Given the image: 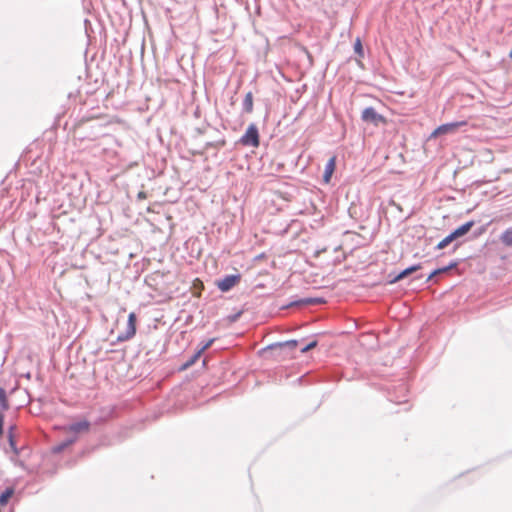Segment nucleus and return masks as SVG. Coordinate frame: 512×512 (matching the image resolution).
I'll use <instances>...</instances> for the list:
<instances>
[{
    "label": "nucleus",
    "instance_id": "1",
    "mask_svg": "<svg viewBox=\"0 0 512 512\" xmlns=\"http://www.w3.org/2000/svg\"><path fill=\"white\" fill-rule=\"evenodd\" d=\"M62 430L65 433H72V434H74V436L72 438H70L69 440H67L66 442H63L59 446L55 447L54 450L57 452H60L63 449H65L66 447L73 444L77 440L78 434L87 433L90 430V423L87 420H82V421L70 424L68 426H65L62 428Z\"/></svg>",
    "mask_w": 512,
    "mask_h": 512
},
{
    "label": "nucleus",
    "instance_id": "2",
    "mask_svg": "<svg viewBox=\"0 0 512 512\" xmlns=\"http://www.w3.org/2000/svg\"><path fill=\"white\" fill-rule=\"evenodd\" d=\"M258 128L255 124H250L241 137L240 142L244 146L258 147L260 144Z\"/></svg>",
    "mask_w": 512,
    "mask_h": 512
},
{
    "label": "nucleus",
    "instance_id": "3",
    "mask_svg": "<svg viewBox=\"0 0 512 512\" xmlns=\"http://www.w3.org/2000/svg\"><path fill=\"white\" fill-rule=\"evenodd\" d=\"M466 125H467L466 121H458V122L442 124V125L438 126L430 134V139L437 138L440 135L455 133L458 130V128H460L462 126H466Z\"/></svg>",
    "mask_w": 512,
    "mask_h": 512
},
{
    "label": "nucleus",
    "instance_id": "4",
    "mask_svg": "<svg viewBox=\"0 0 512 512\" xmlns=\"http://www.w3.org/2000/svg\"><path fill=\"white\" fill-rule=\"evenodd\" d=\"M361 118L364 122L379 125L380 123L385 124L386 119L384 116L378 114L372 107L365 108L362 112Z\"/></svg>",
    "mask_w": 512,
    "mask_h": 512
},
{
    "label": "nucleus",
    "instance_id": "5",
    "mask_svg": "<svg viewBox=\"0 0 512 512\" xmlns=\"http://www.w3.org/2000/svg\"><path fill=\"white\" fill-rule=\"evenodd\" d=\"M136 321L137 317L134 312H131L128 316V322L126 326L125 332L118 335L117 339L119 341H126L131 339L136 333Z\"/></svg>",
    "mask_w": 512,
    "mask_h": 512
},
{
    "label": "nucleus",
    "instance_id": "6",
    "mask_svg": "<svg viewBox=\"0 0 512 512\" xmlns=\"http://www.w3.org/2000/svg\"><path fill=\"white\" fill-rule=\"evenodd\" d=\"M241 280V275H228L217 281L216 285L222 292H227L236 286Z\"/></svg>",
    "mask_w": 512,
    "mask_h": 512
},
{
    "label": "nucleus",
    "instance_id": "7",
    "mask_svg": "<svg viewBox=\"0 0 512 512\" xmlns=\"http://www.w3.org/2000/svg\"><path fill=\"white\" fill-rule=\"evenodd\" d=\"M335 168H336V156H332L326 166H325V171H324V175H323V179H324V182L325 183H329L334 171H335Z\"/></svg>",
    "mask_w": 512,
    "mask_h": 512
},
{
    "label": "nucleus",
    "instance_id": "8",
    "mask_svg": "<svg viewBox=\"0 0 512 512\" xmlns=\"http://www.w3.org/2000/svg\"><path fill=\"white\" fill-rule=\"evenodd\" d=\"M419 269H421L420 264L408 267L407 269H405L401 273H399L393 280H391V283L398 282V281L404 279L405 277H407L408 275L412 274L413 272L418 271Z\"/></svg>",
    "mask_w": 512,
    "mask_h": 512
},
{
    "label": "nucleus",
    "instance_id": "9",
    "mask_svg": "<svg viewBox=\"0 0 512 512\" xmlns=\"http://www.w3.org/2000/svg\"><path fill=\"white\" fill-rule=\"evenodd\" d=\"M473 224L474 223L472 221L467 222V223L461 225L460 227H458L451 234L454 236L455 239H457V238L467 234L470 231V229L472 228Z\"/></svg>",
    "mask_w": 512,
    "mask_h": 512
},
{
    "label": "nucleus",
    "instance_id": "10",
    "mask_svg": "<svg viewBox=\"0 0 512 512\" xmlns=\"http://www.w3.org/2000/svg\"><path fill=\"white\" fill-rule=\"evenodd\" d=\"M253 107V94L252 92H248L246 93L245 98L243 100V109L246 113H252Z\"/></svg>",
    "mask_w": 512,
    "mask_h": 512
},
{
    "label": "nucleus",
    "instance_id": "11",
    "mask_svg": "<svg viewBox=\"0 0 512 512\" xmlns=\"http://www.w3.org/2000/svg\"><path fill=\"white\" fill-rule=\"evenodd\" d=\"M10 408L8 397L4 388L0 387V411L4 413Z\"/></svg>",
    "mask_w": 512,
    "mask_h": 512
},
{
    "label": "nucleus",
    "instance_id": "12",
    "mask_svg": "<svg viewBox=\"0 0 512 512\" xmlns=\"http://www.w3.org/2000/svg\"><path fill=\"white\" fill-rule=\"evenodd\" d=\"M14 494V489L13 488H7L3 493H1L0 495V508L7 505V503L9 502V500L11 499V497L13 496Z\"/></svg>",
    "mask_w": 512,
    "mask_h": 512
},
{
    "label": "nucleus",
    "instance_id": "13",
    "mask_svg": "<svg viewBox=\"0 0 512 512\" xmlns=\"http://www.w3.org/2000/svg\"><path fill=\"white\" fill-rule=\"evenodd\" d=\"M500 240L502 241V243L507 246V247H511L512 246V228H509L507 230H505L501 236H500Z\"/></svg>",
    "mask_w": 512,
    "mask_h": 512
},
{
    "label": "nucleus",
    "instance_id": "14",
    "mask_svg": "<svg viewBox=\"0 0 512 512\" xmlns=\"http://www.w3.org/2000/svg\"><path fill=\"white\" fill-rule=\"evenodd\" d=\"M202 353L199 352V350L189 359L187 360L180 368V370H186L192 365H194L198 359L201 357Z\"/></svg>",
    "mask_w": 512,
    "mask_h": 512
},
{
    "label": "nucleus",
    "instance_id": "15",
    "mask_svg": "<svg viewBox=\"0 0 512 512\" xmlns=\"http://www.w3.org/2000/svg\"><path fill=\"white\" fill-rule=\"evenodd\" d=\"M15 431V425H11L8 429V441L12 449H16Z\"/></svg>",
    "mask_w": 512,
    "mask_h": 512
},
{
    "label": "nucleus",
    "instance_id": "16",
    "mask_svg": "<svg viewBox=\"0 0 512 512\" xmlns=\"http://www.w3.org/2000/svg\"><path fill=\"white\" fill-rule=\"evenodd\" d=\"M455 238L452 234H449L448 236H446L443 240H441L438 244H437V249L441 250V249H444L445 247H447L452 241H454Z\"/></svg>",
    "mask_w": 512,
    "mask_h": 512
},
{
    "label": "nucleus",
    "instance_id": "17",
    "mask_svg": "<svg viewBox=\"0 0 512 512\" xmlns=\"http://www.w3.org/2000/svg\"><path fill=\"white\" fill-rule=\"evenodd\" d=\"M297 344L298 343L296 340H290V341H286L285 343L279 344V347L281 349L288 348L290 350H294L297 347Z\"/></svg>",
    "mask_w": 512,
    "mask_h": 512
},
{
    "label": "nucleus",
    "instance_id": "18",
    "mask_svg": "<svg viewBox=\"0 0 512 512\" xmlns=\"http://www.w3.org/2000/svg\"><path fill=\"white\" fill-rule=\"evenodd\" d=\"M449 268H450V267H445V268H442V269H436V270H434V271L429 275V277H428V279H427V280H431L434 276H436V275H438V274H440V273H442V272L447 271Z\"/></svg>",
    "mask_w": 512,
    "mask_h": 512
},
{
    "label": "nucleus",
    "instance_id": "19",
    "mask_svg": "<svg viewBox=\"0 0 512 512\" xmlns=\"http://www.w3.org/2000/svg\"><path fill=\"white\" fill-rule=\"evenodd\" d=\"M354 49H355V52L358 53L359 55H362V44H361V40L358 38L354 44Z\"/></svg>",
    "mask_w": 512,
    "mask_h": 512
},
{
    "label": "nucleus",
    "instance_id": "20",
    "mask_svg": "<svg viewBox=\"0 0 512 512\" xmlns=\"http://www.w3.org/2000/svg\"><path fill=\"white\" fill-rule=\"evenodd\" d=\"M4 435V413L0 411V438Z\"/></svg>",
    "mask_w": 512,
    "mask_h": 512
},
{
    "label": "nucleus",
    "instance_id": "21",
    "mask_svg": "<svg viewBox=\"0 0 512 512\" xmlns=\"http://www.w3.org/2000/svg\"><path fill=\"white\" fill-rule=\"evenodd\" d=\"M214 342V339H210L208 340L200 349H199V352L200 353H204L205 350H207Z\"/></svg>",
    "mask_w": 512,
    "mask_h": 512
},
{
    "label": "nucleus",
    "instance_id": "22",
    "mask_svg": "<svg viewBox=\"0 0 512 512\" xmlns=\"http://www.w3.org/2000/svg\"><path fill=\"white\" fill-rule=\"evenodd\" d=\"M316 345H317V342L313 341V342L309 343L307 346L303 347L301 349V352L305 353V352L309 351L310 349L314 348Z\"/></svg>",
    "mask_w": 512,
    "mask_h": 512
},
{
    "label": "nucleus",
    "instance_id": "23",
    "mask_svg": "<svg viewBox=\"0 0 512 512\" xmlns=\"http://www.w3.org/2000/svg\"><path fill=\"white\" fill-rule=\"evenodd\" d=\"M193 286H194L195 288L200 289V290H202V289L204 288L202 281H201V280H199V279H195V280H194Z\"/></svg>",
    "mask_w": 512,
    "mask_h": 512
},
{
    "label": "nucleus",
    "instance_id": "24",
    "mask_svg": "<svg viewBox=\"0 0 512 512\" xmlns=\"http://www.w3.org/2000/svg\"><path fill=\"white\" fill-rule=\"evenodd\" d=\"M320 301L317 300V299H305V300H302V303L304 304H316V303H319Z\"/></svg>",
    "mask_w": 512,
    "mask_h": 512
},
{
    "label": "nucleus",
    "instance_id": "25",
    "mask_svg": "<svg viewBox=\"0 0 512 512\" xmlns=\"http://www.w3.org/2000/svg\"><path fill=\"white\" fill-rule=\"evenodd\" d=\"M146 197H147V195H146V193H145L144 191H140V192L137 194V198H138L139 200H144V199H146Z\"/></svg>",
    "mask_w": 512,
    "mask_h": 512
}]
</instances>
